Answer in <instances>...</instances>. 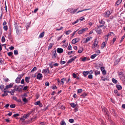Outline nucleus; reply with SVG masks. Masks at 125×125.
<instances>
[{"instance_id": "f257e3e1", "label": "nucleus", "mask_w": 125, "mask_h": 125, "mask_svg": "<svg viewBox=\"0 0 125 125\" xmlns=\"http://www.w3.org/2000/svg\"><path fill=\"white\" fill-rule=\"evenodd\" d=\"M15 27L17 33L18 35H20L21 33V30L19 29V27L17 23H15Z\"/></svg>"}, {"instance_id": "f03ea898", "label": "nucleus", "mask_w": 125, "mask_h": 125, "mask_svg": "<svg viewBox=\"0 0 125 125\" xmlns=\"http://www.w3.org/2000/svg\"><path fill=\"white\" fill-rule=\"evenodd\" d=\"M111 13L110 11H107L103 14V16L104 17H108Z\"/></svg>"}, {"instance_id": "7ed1b4c3", "label": "nucleus", "mask_w": 125, "mask_h": 125, "mask_svg": "<svg viewBox=\"0 0 125 125\" xmlns=\"http://www.w3.org/2000/svg\"><path fill=\"white\" fill-rule=\"evenodd\" d=\"M23 86L22 85H20L18 86H16L15 88L16 89V91H18L19 92H20Z\"/></svg>"}, {"instance_id": "20e7f679", "label": "nucleus", "mask_w": 125, "mask_h": 125, "mask_svg": "<svg viewBox=\"0 0 125 125\" xmlns=\"http://www.w3.org/2000/svg\"><path fill=\"white\" fill-rule=\"evenodd\" d=\"M98 41L97 39H96L93 43V46H92V47L93 48H94L95 47L97 46L98 44Z\"/></svg>"}, {"instance_id": "39448f33", "label": "nucleus", "mask_w": 125, "mask_h": 125, "mask_svg": "<svg viewBox=\"0 0 125 125\" xmlns=\"http://www.w3.org/2000/svg\"><path fill=\"white\" fill-rule=\"evenodd\" d=\"M101 71L102 72V74L105 75L106 74V71L104 69V68L103 67H102L101 68Z\"/></svg>"}, {"instance_id": "423d86ee", "label": "nucleus", "mask_w": 125, "mask_h": 125, "mask_svg": "<svg viewBox=\"0 0 125 125\" xmlns=\"http://www.w3.org/2000/svg\"><path fill=\"white\" fill-rule=\"evenodd\" d=\"M79 39L78 38H76L73 39L72 41V43L73 44H74L79 41Z\"/></svg>"}, {"instance_id": "0eeeda50", "label": "nucleus", "mask_w": 125, "mask_h": 125, "mask_svg": "<svg viewBox=\"0 0 125 125\" xmlns=\"http://www.w3.org/2000/svg\"><path fill=\"white\" fill-rule=\"evenodd\" d=\"M13 86V84L12 83H10L9 85H7L6 86L5 88L4 89V90L6 91V90L9 88Z\"/></svg>"}, {"instance_id": "6e6552de", "label": "nucleus", "mask_w": 125, "mask_h": 125, "mask_svg": "<svg viewBox=\"0 0 125 125\" xmlns=\"http://www.w3.org/2000/svg\"><path fill=\"white\" fill-rule=\"evenodd\" d=\"M77 10V9L73 10L72 9H69L68 10V11L71 13H74Z\"/></svg>"}, {"instance_id": "1a4fd4ad", "label": "nucleus", "mask_w": 125, "mask_h": 125, "mask_svg": "<svg viewBox=\"0 0 125 125\" xmlns=\"http://www.w3.org/2000/svg\"><path fill=\"white\" fill-rule=\"evenodd\" d=\"M95 31L98 34H100L102 33V30L101 29L99 28H97V29H95Z\"/></svg>"}, {"instance_id": "9d476101", "label": "nucleus", "mask_w": 125, "mask_h": 125, "mask_svg": "<svg viewBox=\"0 0 125 125\" xmlns=\"http://www.w3.org/2000/svg\"><path fill=\"white\" fill-rule=\"evenodd\" d=\"M57 52L59 53H61L63 52L62 49L60 48H58L57 50Z\"/></svg>"}, {"instance_id": "9b49d317", "label": "nucleus", "mask_w": 125, "mask_h": 125, "mask_svg": "<svg viewBox=\"0 0 125 125\" xmlns=\"http://www.w3.org/2000/svg\"><path fill=\"white\" fill-rule=\"evenodd\" d=\"M99 23L102 24L104 25L105 23V22L104 21V19H99Z\"/></svg>"}, {"instance_id": "f8f14e48", "label": "nucleus", "mask_w": 125, "mask_h": 125, "mask_svg": "<svg viewBox=\"0 0 125 125\" xmlns=\"http://www.w3.org/2000/svg\"><path fill=\"white\" fill-rule=\"evenodd\" d=\"M85 30V29H82L81 30H80L78 32V33L79 34H81L84 33Z\"/></svg>"}, {"instance_id": "ddd939ff", "label": "nucleus", "mask_w": 125, "mask_h": 125, "mask_svg": "<svg viewBox=\"0 0 125 125\" xmlns=\"http://www.w3.org/2000/svg\"><path fill=\"white\" fill-rule=\"evenodd\" d=\"M76 58V57H74L72 58L70 60H69L68 62H67V63H69L73 61Z\"/></svg>"}, {"instance_id": "4468645a", "label": "nucleus", "mask_w": 125, "mask_h": 125, "mask_svg": "<svg viewBox=\"0 0 125 125\" xmlns=\"http://www.w3.org/2000/svg\"><path fill=\"white\" fill-rule=\"evenodd\" d=\"M42 74L40 73H38L37 77V79L39 80L42 79Z\"/></svg>"}, {"instance_id": "2eb2a0df", "label": "nucleus", "mask_w": 125, "mask_h": 125, "mask_svg": "<svg viewBox=\"0 0 125 125\" xmlns=\"http://www.w3.org/2000/svg\"><path fill=\"white\" fill-rule=\"evenodd\" d=\"M116 87L118 90H120L122 88V86L120 85L119 84L116 85Z\"/></svg>"}, {"instance_id": "dca6fc26", "label": "nucleus", "mask_w": 125, "mask_h": 125, "mask_svg": "<svg viewBox=\"0 0 125 125\" xmlns=\"http://www.w3.org/2000/svg\"><path fill=\"white\" fill-rule=\"evenodd\" d=\"M30 79V77H26L25 78V80L27 83H28L29 82V79Z\"/></svg>"}, {"instance_id": "f3484780", "label": "nucleus", "mask_w": 125, "mask_h": 125, "mask_svg": "<svg viewBox=\"0 0 125 125\" xmlns=\"http://www.w3.org/2000/svg\"><path fill=\"white\" fill-rule=\"evenodd\" d=\"M52 54L53 56V57H54V58H55L56 57L57 54L55 50L52 52Z\"/></svg>"}, {"instance_id": "a211bd4d", "label": "nucleus", "mask_w": 125, "mask_h": 125, "mask_svg": "<svg viewBox=\"0 0 125 125\" xmlns=\"http://www.w3.org/2000/svg\"><path fill=\"white\" fill-rule=\"evenodd\" d=\"M122 0H118L116 3L115 5H117V6L118 5L121 3Z\"/></svg>"}, {"instance_id": "6ab92c4d", "label": "nucleus", "mask_w": 125, "mask_h": 125, "mask_svg": "<svg viewBox=\"0 0 125 125\" xmlns=\"http://www.w3.org/2000/svg\"><path fill=\"white\" fill-rule=\"evenodd\" d=\"M112 34H113L114 35H115L114 34L113 32H109L107 35H106L105 36H106L107 37H108L109 36H112Z\"/></svg>"}, {"instance_id": "aec40b11", "label": "nucleus", "mask_w": 125, "mask_h": 125, "mask_svg": "<svg viewBox=\"0 0 125 125\" xmlns=\"http://www.w3.org/2000/svg\"><path fill=\"white\" fill-rule=\"evenodd\" d=\"M105 46V42H103L101 45V49H103Z\"/></svg>"}, {"instance_id": "412c9836", "label": "nucleus", "mask_w": 125, "mask_h": 125, "mask_svg": "<svg viewBox=\"0 0 125 125\" xmlns=\"http://www.w3.org/2000/svg\"><path fill=\"white\" fill-rule=\"evenodd\" d=\"M20 79L18 77H17L15 80V82L17 83H20Z\"/></svg>"}, {"instance_id": "4be33fe9", "label": "nucleus", "mask_w": 125, "mask_h": 125, "mask_svg": "<svg viewBox=\"0 0 125 125\" xmlns=\"http://www.w3.org/2000/svg\"><path fill=\"white\" fill-rule=\"evenodd\" d=\"M113 82L114 83H117V81L114 78H113L112 79Z\"/></svg>"}, {"instance_id": "5701e85b", "label": "nucleus", "mask_w": 125, "mask_h": 125, "mask_svg": "<svg viewBox=\"0 0 125 125\" xmlns=\"http://www.w3.org/2000/svg\"><path fill=\"white\" fill-rule=\"evenodd\" d=\"M4 94H2V96H7L8 95V94L6 93L7 92V91H6L5 90H4Z\"/></svg>"}, {"instance_id": "b1692460", "label": "nucleus", "mask_w": 125, "mask_h": 125, "mask_svg": "<svg viewBox=\"0 0 125 125\" xmlns=\"http://www.w3.org/2000/svg\"><path fill=\"white\" fill-rule=\"evenodd\" d=\"M44 35V32H43L42 33H40V35H39V37L40 38H42L43 37V36Z\"/></svg>"}, {"instance_id": "393cba45", "label": "nucleus", "mask_w": 125, "mask_h": 125, "mask_svg": "<svg viewBox=\"0 0 125 125\" xmlns=\"http://www.w3.org/2000/svg\"><path fill=\"white\" fill-rule=\"evenodd\" d=\"M71 106L73 108L75 107L76 106V104H75L74 103H71L70 104Z\"/></svg>"}, {"instance_id": "a878e982", "label": "nucleus", "mask_w": 125, "mask_h": 125, "mask_svg": "<svg viewBox=\"0 0 125 125\" xmlns=\"http://www.w3.org/2000/svg\"><path fill=\"white\" fill-rule=\"evenodd\" d=\"M100 71H98V70L95 71V75H96L98 74H100Z\"/></svg>"}, {"instance_id": "bb28decb", "label": "nucleus", "mask_w": 125, "mask_h": 125, "mask_svg": "<svg viewBox=\"0 0 125 125\" xmlns=\"http://www.w3.org/2000/svg\"><path fill=\"white\" fill-rule=\"evenodd\" d=\"M92 38V37H90L87 38H86V42L90 41Z\"/></svg>"}, {"instance_id": "cd10ccee", "label": "nucleus", "mask_w": 125, "mask_h": 125, "mask_svg": "<svg viewBox=\"0 0 125 125\" xmlns=\"http://www.w3.org/2000/svg\"><path fill=\"white\" fill-rule=\"evenodd\" d=\"M66 80V79L65 78H63L61 79V82L62 83V85L64 83V81Z\"/></svg>"}, {"instance_id": "c85d7f7f", "label": "nucleus", "mask_w": 125, "mask_h": 125, "mask_svg": "<svg viewBox=\"0 0 125 125\" xmlns=\"http://www.w3.org/2000/svg\"><path fill=\"white\" fill-rule=\"evenodd\" d=\"M61 125H66V124L64 121L62 120L60 123Z\"/></svg>"}, {"instance_id": "c756f323", "label": "nucleus", "mask_w": 125, "mask_h": 125, "mask_svg": "<svg viewBox=\"0 0 125 125\" xmlns=\"http://www.w3.org/2000/svg\"><path fill=\"white\" fill-rule=\"evenodd\" d=\"M53 45V44L52 43H50L48 47V49H50Z\"/></svg>"}, {"instance_id": "7c9ffc66", "label": "nucleus", "mask_w": 125, "mask_h": 125, "mask_svg": "<svg viewBox=\"0 0 125 125\" xmlns=\"http://www.w3.org/2000/svg\"><path fill=\"white\" fill-rule=\"evenodd\" d=\"M96 56L97 55L96 54H93L91 56V58L92 59H94Z\"/></svg>"}, {"instance_id": "2f4dec72", "label": "nucleus", "mask_w": 125, "mask_h": 125, "mask_svg": "<svg viewBox=\"0 0 125 125\" xmlns=\"http://www.w3.org/2000/svg\"><path fill=\"white\" fill-rule=\"evenodd\" d=\"M117 38V36H115V37L113 38V44L116 41V39Z\"/></svg>"}, {"instance_id": "473e14b6", "label": "nucleus", "mask_w": 125, "mask_h": 125, "mask_svg": "<svg viewBox=\"0 0 125 125\" xmlns=\"http://www.w3.org/2000/svg\"><path fill=\"white\" fill-rule=\"evenodd\" d=\"M1 40L2 42H3L5 41V39L3 36L2 37Z\"/></svg>"}, {"instance_id": "72a5a7b5", "label": "nucleus", "mask_w": 125, "mask_h": 125, "mask_svg": "<svg viewBox=\"0 0 125 125\" xmlns=\"http://www.w3.org/2000/svg\"><path fill=\"white\" fill-rule=\"evenodd\" d=\"M83 51V48H80V49H79L78 50V52L79 53H81Z\"/></svg>"}, {"instance_id": "f704fd0d", "label": "nucleus", "mask_w": 125, "mask_h": 125, "mask_svg": "<svg viewBox=\"0 0 125 125\" xmlns=\"http://www.w3.org/2000/svg\"><path fill=\"white\" fill-rule=\"evenodd\" d=\"M44 73H49V71L48 69H45L43 70Z\"/></svg>"}, {"instance_id": "c9c22d12", "label": "nucleus", "mask_w": 125, "mask_h": 125, "mask_svg": "<svg viewBox=\"0 0 125 125\" xmlns=\"http://www.w3.org/2000/svg\"><path fill=\"white\" fill-rule=\"evenodd\" d=\"M71 31H72L71 30H69L66 32L65 33L66 35H68L71 32Z\"/></svg>"}, {"instance_id": "e433bc0d", "label": "nucleus", "mask_w": 125, "mask_h": 125, "mask_svg": "<svg viewBox=\"0 0 125 125\" xmlns=\"http://www.w3.org/2000/svg\"><path fill=\"white\" fill-rule=\"evenodd\" d=\"M40 103V101H38L35 103V104L36 105H39Z\"/></svg>"}, {"instance_id": "4c0bfd02", "label": "nucleus", "mask_w": 125, "mask_h": 125, "mask_svg": "<svg viewBox=\"0 0 125 125\" xmlns=\"http://www.w3.org/2000/svg\"><path fill=\"white\" fill-rule=\"evenodd\" d=\"M27 96V94L26 93H24L23 94H22L21 95V96L22 97V98H23L24 97H26Z\"/></svg>"}, {"instance_id": "58836bf2", "label": "nucleus", "mask_w": 125, "mask_h": 125, "mask_svg": "<svg viewBox=\"0 0 125 125\" xmlns=\"http://www.w3.org/2000/svg\"><path fill=\"white\" fill-rule=\"evenodd\" d=\"M23 101L25 103H26L28 101V100L25 98H24L22 99Z\"/></svg>"}, {"instance_id": "ea45409f", "label": "nucleus", "mask_w": 125, "mask_h": 125, "mask_svg": "<svg viewBox=\"0 0 125 125\" xmlns=\"http://www.w3.org/2000/svg\"><path fill=\"white\" fill-rule=\"evenodd\" d=\"M14 53L15 55H17L18 54V51L17 50H15L14 51Z\"/></svg>"}, {"instance_id": "a19ab883", "label": "nucleus", "mask_w": 125, "mask_h": 125, "mask_svg": "<svg viewBox=\"0 0 125 125\" xmlns=\"http://www.w3.org/2000/svg\"><path fill=\"white\" fill-rule=\"evenodd\" d=\"M13 53L12 52H9L8 53V55L9 56H11L13 54Z\"/></svg>"}, {"instance_id": "79ce46f5", "label": "nucleus", "mask_w": 125, "mask_h": 125, "mask_svg": "<svg viewBox=\"0 0 125 125\" xmlns=\"http://www.w3.org/2000/svg\"><path fill=\"white\" fill-rule=\"evenodd\" d=\"M3 29L6 31H7L8 30V27L7 26H5L3 27Z\"/></svg>"}, {"instance_id": "37998d69", "label": "nucleus", "mask_w": 125, "mask_h": 125, "mask_svg": "<svg viewBox=\"0 0 125 125\" xmlns=\"http://www.w3.org/2000/svg\"><path fill=\"white\" fill-rule=\"evenodd\" d=\"M15 104H12L10 106V107L12 108H13L15 107Z\"/></svg>"}, {"instance_id": "c03bdc74", "label": "nucleus", "mask_w": 125, "mask_h": 125, "mask_svg": "<svg viewBox=\"0 0 125 125\" xmlns=\"http://www.w3.org/2000/svg\"><path fill=\"white\" fill-rule=\"evenodd\" d=\"M88 77L90 79H92L93 78V75L92 74H89L88 75Z\"/></svg>"}, {"instance_id": "a18cd8bd", "label": "nucleus", "mask_w": 125, "mask_h": 125, "mask_svg": "<svg viewBox=\"0 0 125 125\" xmlns=\"http://www.w3.org/2000/svg\"><path fill=\"white\" fill-rule=\"evenodd\" d=\"M25 117H24V116H23V117L21 118L20 120H21L22 121H23L24 120H25Z\"/></svg>"}, {"instance_id": "49530a36", "label": "nucleus", "mask_w": 125, "mask_h": 125, "mask_svg": "<svg viewBox=\"0 0 125 125\" xmlns=\"http://www.w3.org/2000/svg\"><path fill=\"white\" fill-rule=\"evenodd\" d=\"M30 114H28L26 115H24V117H25V118H27V117L29 116Z\"/></svg>"}, {"instance_id": "de8ad7c7", "label": "nucleus", "mask_w": 125, "mask_h": 125, "mask_svg": "<svg viewBox=\"0 0 125 125\" xmlns=\"http://www.w3.org/2000/svg\"><path fill=\"white\" fill-rule=\"evenodd\" d=\"M23 76V75L22 74H20L17 77L21 79V78Z\"/></svg>"}, {"instance_id": "09e8293b", "label": "nucleus", "mask_w": 125, "mask_h": 125, "mask_svg": "<svg viewBox=\"0 0 125 125\" xmlns=\"http://www.w3.org/2000/svg\"><path fill=\"white\" fill-rule=\"evenodd\" d=\"M68 49L70 50H72V47L70 44H69L68 47Z\"/></svg>"}, {"instance_id": "8fccbe9b", "label": "nucleus", "mask_w": 125, "mask_h": 125, "mask_svg": "<svg viewBox=\"0 0 125 125\" xmlns=\"http://www.w3.org/2000/svg\"><path fill=\"white\" fill-rule=\"evenodd\" d=\"M53 63V62H52L50 63L49 64V66L51 68H52L53 66L52 65Z\"/></svg>"}, {"instance_id": "3c124183", "label": "nucleus", "mask_w": 125, "mask_h": 125, "mask_svg": "<svg viewBox=\"0 0 125 125\" xmlns=\"http://www.w3.org/2000/svg\"><path fill=\"white\" fill-rule=\"evenodd\" d=\"M69 121L71 123H73L74 121V120L73 119H70L69 120Z\"/></svg>"}, {"instance_id": "603ef678", "label": "nucleus", "mask_w": 125, "mask_h": 125, "mask_svg": "<svg viewBox=\"0 0 125 125\" xmlns=\"http://www.w3.org/2000/svg\"><path fill=\"white\" fill-rule=\"evenodd\" d=\"M82 92V90L81 89H79L78 90L77 92L78 93H81Z\"/></svg>"}, {"instance_id": "864d4df0", "label": "nucleus", "mask_w": 125, "mask_h": 125, "mask_svg": "<svg viewBox=\"0 0 125 125\" xmlns=\"http://www.w3.org/2000/svg\"><path fill=\"white\" fill-rule=\"evenodd\" d=\"M37 68L36 67H34L33 69L31 71V72L35 71L36 70Z\"/></svg>"}, {"instance_id": "5fc2aeb1", "label": "nucleus", "mask_w": 125, "mask_h": 125, "mask_svg": "<svg viewBox=\"0 0 125 125\" xmlns=\"http://www.w3.org/2000/svg\"><path fill=\"white\" fill-rule=\"evenodd\" d=\"M78 21V20H77V21H76L72 23V24L73 25H74L75 23H77Z\"/></svg>"}, {"instance_id": "6e6d98bb", "label": "nucleus", "mask_w": 125, "mask_h": 125, "mask_svg": "<svg viewBox=\"0 0 125 125\" xmlns=\"http://www.w3.org/2000/svg\"><path fill=\"white\" fill-rule=\"evenodd\" d=\"M102 110L103 112L106 113L107 114V112H106V109L105 108H103L102 109Z\"/></svg>"}, {"instance_id": "4d7b16f0", "label": "nucleus", "mask_w": 125, "mask_h": 125, "mask_svg": "<svg viewBox=\"0 0 125 125\" xmlns=\"http://www.w3.org/2000/svg\"><path fill=\"white\" fill-rule=\"evenodd\" d=\"M45 85L46 86H49V83L48 82H46L45 83Z\"/></svg>"}, {"instance_id": "13d9d810", "label": "nucleus", "mask_w": 125, "mask_h": 125, "mask_svg": "<svg viewBox=\"0 0 125 125\" xmlns=\"http://www.w3.org/2000/svg\"><path fill=\"white\" fill-rule=\"evenodd\" d=\"M19 114H14L13 115V116L14 117H16L17 116H19Z\"/></svg>"}, {"instance_id": "bf43d9fd", "label": "nucleus", "mask_w": 125, "mask_h": 125, "mask_svg": "<svg viewBox=\"0 0 125 125\" xmlns=\"http://www.w3.org/2000/svg\"><path fill=\"white\" fill-rule=\"evenodd\" d=\"M4 87V85H3L2 84L0 86V89L2 90V89Z\"/></svg>"}, {"instance_id": "052dcab7", "label": "nucleus", "mask_w": 125, "mask_h": 125, "mask_svg": "<svg viewBox=\"0 0 125 125\" xmlns=\"http://www.w3.org/2000/svg\"><path fill=\"white\" fill-rule=\"evenodd\" d=\"M101 79L103 81H105V80H107V78H104L103 77H101Z\"/></svg>"}, {"instance_id": "680f3d73", "label": "nucleus", "mask_w": 125, "mask_h": 125, "mask_svg": "<svg viewBox=\"0 0 125 125\" xmlns=\"http://www.w3.org/2000/svg\"><path fill=\"white\" fill-rule=\"evenodd\" d=\"M73 76L74 78H76L77 77L75 73H73Z\"/></svg>"}, {"instance_id": "e2e57ef3", "label": "nucleus", "mask_w": 125, "mask_h": 125, "mask_svg": "<svg viewBox=\"0 0 125 125\" xmlns=\"http://www.w3.org/2000/svg\"><path fill=\"white\" fill-rule=\"evenodd\" d=\"M5 44H3L2 45H0V51L2 49V47L4 45H5Z\"/></svg>"}, {"instance_id": "0e129e2a", "label": "nucleus", "mask_w": 125, "mask_h": 125, "mask_svg": "<svg viewBox=\"0 0 125 125\" xmlns=\"http://www.w3.org/2000/svg\"><path fill=\"white\" fill-rule=\"evenodd\" d=\"M81 96H82V97L83 98H85V96H86V94H84L82 95Z\"/></svg>"}, {"instance_id": "69168bd1", "label": "nucleus", "mask_w": 125, "mask_h": 125, "mask_svg": "<svg viewBox=\"0 0 125 125\" xmlns=\"http://www.w3.org/2000/svg\"><path fill=\"white\" fill-rule=\"evenodd\" d=\"M38 8H36L33 11V12L34 13H36L37 11L38 10Z\"/></svg>"}, {"instance_id": "338daca9", "label": "nucleus", "mask_w": 125, "mask_h": 125, "mask_svg": "<svg viewBox=\"0 0 125 125\" xmlns=\"http://www.w3.org/2000/svg\"><path fill=\"white\" fill-rule=\"evenodd\" d=\"M83 75L85 76L86 77V72L84 71L83 72Z\"/></svg>"}, {"instance_id": "774afa93", "label": "nucleus", "mask_w": 125, "mask_h": 125, "mask_svg": "<svg viewBox=\"0 0 125 125\" xmlns=\"http://www.w3.org/2000/svg\"><path fill=\"white\" fill-rule=\"evenodd\" d=\"M60 63L61 64H64L65 63V62L64 61H61Z\"/></svg>"}]
</instances>
